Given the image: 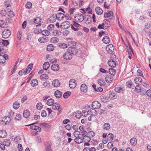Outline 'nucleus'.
I'll return each instance as SVG.
<instances>
[{"mask_svg": "<svg viewBox=\"0 0 151 151\" xmlns=\"http://www.w3.org/2000/svg\"><path fill=\"white\" fill-rule=\"evenodd\" d=\"M90 113L91 112H90V110L88 111L86 110H83L82 111V114L83 116L86 117L88 114L91 113Z\"/></svg>", "mask_w": 151, "mask_h": 151, "instance_id": "3c124183", "label": "nucleus"}, {"mask_svg": "<svg viewBox=\"0 0 151 151\" xmlns=\"http://www.w3.org/2000/svg\"><path fill=\"white\" fill-rule=\"evenodd\" d=\"M90 112H91V113L89 114H91V115L88 117V119L89 121H91L92 117L95 116L97 115V113L96 110L93 109H90Z\"/></svg>", "mask_w": 151, "mask_h": 151, "instance_id": "9d476101", "label": "nucleus"}, {"mask_svg": "<svg viewBox=\"0 0 151 151\" xmlns=\"http://www.w3.org/2000/svg\"><path fill=\"white\" fill-rule=\"evenodd\" d=\"M3 143L6 146H9L11 144V141L9 139H5Z\"/></svg>", "mask_w": 151, "mask_h": 151, "instance_id": "8fccbe9b", "label": "nucleus"}, {"mask_svg": "<svg viewBox=\"0 0 151 151\" xmlns=\"http://www.w3.org/2000/svg\"><path fill=\"white\" fill-rule=\"evenodd\" d=\"M135 83L138 85L142 84V79L140 77H136L134 79Z\"/></svg>", "mask_w": 151, "mask_h": 151, "instance_id": "7c9ffc66", "label": "nucleus"}, {"mask_svg": "<svg viewBox=\"0 0 151 151\" xmlns=\"http://www.w3.org/2000/svg\"><path fill=\"white\" fill-rule=\"evenodd\" d=\"M51 69L54 71H58L59 69V65L57 64L52 65L51 67Z\"/></svg>", "mask_w": 151, "mask_h": 151, "instance_id": "6ab92c4d", "label": "nucleus"}, {"mask_svg": "<svg viewBox=\"0 0 151 151\" xmlns=\"http://www.w3.org/2000/svg\"><path fill=\"white\" fill-rule=\"evenodd\" d=\"M52 84L55 87H58L60 86V83L58 80L55 79L52 81Z\"/></svg>", "mask_w": 151, "mask_h": 151, "instance_id": "dca6fc26", "label": "nucleus"}, {"mask_svg": "<svg viewBox=\"0 0 151 151\" xmlns=\"http://www.w3.org/2000/svg\"><path fill=\"white\" fill-rule=\"evenodd\" d=\"M102 41L104 43L108 44L110 42V40L108 37L106 36L103 37L102 39Z\"/></svg>", "mask_w": 151, "mask_h": 151, "instance_id": "5701e85b", "label": "nucleus"}, {"mask_svg": "<svg viewBox=\"0 0 151 151\" xmlns=\"http://www.w3.org/2000/svg\"><path fill=\"white\" fill-rule=\"evenodd\" d=\"M105 80L107 83H111L113 80L112 77L111 76H106L105 78Z\"/></svg>", "mask_w": 151, "mask_h": 151, "instance_id": "c756f323", "label": "nucleus"}, {"mask_svg": "<svg viewBox=\"0 0 151 151\" xmlns=\"http://www.w3.org/2000/svg\"><path fill=\"white\" fill-rule=\"evenodd\" d=\"M109 72L112 75H114L116 73V70L115 69L111 68L109 69Z\"/></svg>", "mask_w": 151, "mask_h": 151, "instance_id": "69168bd1", "label": "nucleus"}, {"mask_svg": "<svg viewBox=\"0 0 151 151\" xmlns=\"http://www.w3.org/2000/svg\"><path fill=\"white\" fill-rule=\"evenodd\" d=\"M8 26L7 22L3 20H0V27L2 28L6 27Z\"/></svg>", "mask_w": 151, "mask_h": 151, "instance_id": "2f4dec72", "label": "nucleus"}, {"mask_svg": "<svg viewBox=\"0 0 151 151\" xmlns=\"http://www.w3.org/2000/svg\"><path fill=\"white\" fill-rule=\"evenodd\" d=\"M68 50L71 53L72 55H76L78 52V50L76 48V47H74L69 48L68 49Z\"/></svg>", "mask_w": 151, "mask_h": 151, "instance_id": "2eb2a0df", "label": "nucleus"}, {"mask_svg": "<svg viewBox=\"0 0 151 151\" xmlns=\"http://www.w3.org/2000/svg\"><path fill=\"white\" fill-rule=\"evenodd\" d=\"M101 106V104L100 103L97 101H93L92 104V106L94 109L99 108Z\"/></svg>", "mask_w": 151, "mask_h": 151, "instance_id": "6e6552de", "label": "nucleus"}, {"mask_svg": "<svg viewBox=\"0 0 151 151\" xmlns=\"http://www.w3.org/2000/svg\"><path fill=\"white\" fill-rule=\"evenodd\" d=\"M124 88L119 85L116 86L115 88V91L118 93H122L124 91Z\"/></svg>", "mask_w": 151, "mask_h": 151, "instance_id": "4468645a", "label": "nucleus"}, {"mask_svg": "<svg viewBox=\"0 0 151 151\" xmlns=\"http://www.w3.org/2000/svg\"><path fill=\"white\" fill-rule=\"evenodd\" d=\"M87 17L86 19V18L85 19V23L86 24H90L91 23V17L89 15H87Z\"/></svg>", "mask_w": 151, "mask_h": 151, "instance_id": "a18cd8bd", "label": "nucleus"}, {"mask_svg": "<svg viewBox=\"0 0 151 151\" xmlns=\"http://www.w3.org/2000/svg\"><path fill=\"white\" fill-rule=\"evenodd\" d=\"M86 18V17H84L82 14L81 13L76 14L74 17L75 20L77 22H82Z\"/></svg>", "mask_w": 151, "mask_h": 151, "instance_id": "f257e3e1", "label": "nucleus"}, {"mask_svg": "<svg viewBox=\"0 0 151 151\" xmlns=\"http://www.w3.org/2000/svg\"><path fill=\"white\" fill-rule=\"evenodd\" d=\"M76 43L73 41H69L68 43V45L69 47V48L74 47H76Z\"/></svg>", "mask_w": 151, "mask_h": 151, "instance_id": "72a5a7b5", "label": "nucleus"}, {"mask_svg": "<svg viewBox=\"0 0 151 151\" xmlns=\"http://www.w3.org/2000/svg\"><path fill=\"white\" fill-rule=\"evenodd\" d=\"M95 11L96 13L99 15H101L103 12L102 9L99 7H97L95 8Z\"/></svg>", "mask_w": 151, "mask_h": 151, "instance_id": "bb28decb", "label": "nucleus"}, {"mask_svg": "<svg viewBox=\"0 0 151 151\" xmlns=\"http://www.w3.org/2000/svg\"><path fill=\"white\" fill-rule=\"evenodd\" d=\"M38 41L40 43L46 42L48 41V38L44 37H40L39 38Z\"/></svg>", "mask_w": 151, "mask_h": 151, "instance_id": "393cba45", "label": "nucleus"}, {"mask_svg": "<svg viewBox=\"0 0 151 151\" xmlns=\"http://www.w3.org/2000/svg\"><path fill=\"white\" fill-rule=\"evenodd\" d=\"M33 65L32 64H30L28 65L27 69H25V71L26 74H27L29 73L31 70H32V68L33 67Z\"/></svg>", "mask_w": 151, "mask_h": 151, "instance_id": "b1692460", "label": "nucleus"}, {"mask_svg": "<svg viewBox=\"0 0 151 151\" xmlns=\"http://www.w3.org/2000/svg\"><path fill=\"white\" fill-rule=\"evenodd\" d=\"M7 135L6 131L4 130H0V138H4Z\"/></svg>", "mask_w": 151, "mask_h": 151, "instance_id": "aec40b11", "label": "nucleus"}, {"mask_svg": "<svg viewBox=\"0 0 151 151\" xmlns=\"http://www.w3.org/2000/svg\"><path fill=\"white\" fill-rule=\"evenodd\" d=\"M54 100L52 99H48L47 101V104L49 106L52 105L54 103Z\"/></svg>", "mask_w": 151, "mask_h": 151, "instance_id": "603ef678", "label": "nucleus"}, {"mask_svg": "<svg viewBox=\"0 0 151 151\" xmlns=\"http://www.w3.org/2000/svg\"><path fill=\"white\" fill-rule=\"evenodd\" d=\"M41 21V18L36 17L33 20V22L36 24H38L40 23Z\"/></svg>", "mask_w": 151, "mask_h": 151, "instance_id": "49530a36", "label": "nucleus"}, {"mask_svg": "<svg viewBox=\"0 0 151 151\" xmlns=\"http://www.w3.org/2000/svg\"><path fill=\"white\" fill-rule=\"evenodd\" d=\"M98 84L101 86H104L105 85L104 81L102 79H100L98 81Z\"/></svg>", "mask_w": 151, "mask_h": 151, "instance_id": "4d7b16f0", "label": "nucleus"}, {"mask_svg": "<svg viewBox=\"0 0 151 151\" xmlns=\"http://www.w3.org/2000/svg\"><path fill=\"white\" fill-rule=\"evenodd\" d=\"M108 64L109 66L114 68L116 66V63L112 60H109L108 61Z\"/></svg>", "mask_w": 151, "mask_h": 151, "instance_id": "412c9836", "label": "nucleus"}, {"mask_svg": "<svg viewBox=\"0 0 151 151\" xmlns=\"http://www.w3.org/2000/svg\"><path fill=\"white\" fill-rule=\"evenodd\" d=\"M76 132H75L73 133L74 136L76 137L74 139V141L78 144L81 143L83 142V137L81 138L79 136L77 137L76 136Z\"/></svg>", "mask_w": 151, "mask_h": 151, "instance_id": "0eeeda50", "label": "nucleus"}, {"mask_svg": "<svg viewBox=\"0 0 151 151\" xmlns=\"http://www.w3.org/2000/svg\"><path fill=\"white\" fill-rule=\"evenodd\" d=\"M50 67V64L48 62H45L43 66V68L44 69L46 70L47 69Z\"/></svg>", "mask_w": 151, "mask_h": 151, "instance_id": "5fc2aeb1", "label": "nucleus"}, {"mask_svg": "<svg viewBox=\"0 0 151 151\" xmlns=\"http://www.w3.org/2000/svg\"><path fill=\"white\" fill-rule=\"evenodd\" d=\"M48 76L46 74H43L40 76V78L42 80H46L48 79Z\"/></svg>", "mask_w": 151, "mask_h": 151, "instance_id": "37998d69", "label": "nucleus"}, {"mask_svg": "<svg viewBox=\"0 0 151 151\" xmlns=\"http://www.w3.org/2000/svg\"><path fill=\"white\" fill-rule=\"evenodd\" d=\"M116 96L114 93L111 92L109 94V98L112 99H116Z\"/></svg>", "mask_w": 151, "mask_h": 151, "instance_id": "13d9d810", "label": "nucleus"}, {"mask_svg": "<svg viewBox=\"0 0 151 151\" xmlns=\"http://www.w3.org/2000/svg\"><path fill=\"white\" fill-rule=\"evenodd\" d=\"M56 19V16L52 15L49 18V20L50 22L53 23L55 21Z\"/></svg>", "mask_w": 151, "mask_h": 151, "instance_id": "6e6d98bb", "label": "nucleus"}, {"mask_svg": "<svg viewBox=\"0 0 151 151\" xmlns=\"http://www.w3.org/2000/svg\"><path fill=\"white\" fill-rule=\"evenodd\" d=\"M70 94L71 93L70 92H66L63 94V97L65 99L67 98L70 96Z\"/></svg>", "mask_w": 151, "mask_h": 151, "instance_id": "338daca9", "label": "nucleus"}, {"mask_svg": "<svg viewBox=\"0 0 151 151\" xmlns=\"http://www.w3.org/2000/svg\"><path fill=\"white\" fill-rule=\"evenodd\" d=\"M71 53L68 50L63 55V56L64 58L67 60H71L72 58V55Z\"/></svg>", "mask_w": 151, "mask_h": 151, "instance_id": "20e7f679", "label": "nucleus"}, {"mask_svg": "<svg viewBox=\"0 0 151 151\" xmlns=\"http://www.w3.org/2000/svg\"><path fill=\"white\" fill-rule=\"evenodd\" d=\"M80 25L77 23L76 22H74L73 24H71V27L72 29L75 31H78V29L77 28L78 27L80 26Z\"/></svg>", "mask_w": 151, "mask_h": 151, "instance_id": "f8f14e48", "label": "nucleus"}, {"mask_svg": "<svg viewBox=\"0 0 151 151\" xmlns=\"http://www.w3.org/2000/svg\"><path fill=\"white\" fill-rule=\"evenodd\" d=\"M114 135L112 133H109L108 134L107 138L108 139H109L112 142H114L115 141H113Z\"/></svg>", "mask_w": 151, "mask_h": 151, "instance_id": "864d4df0", "label": "nucleus"}, {"mask_svg": "<svg viewBox=\"0 0 151 151\" xmlns=\"http://www.w3.org/2000/svg\"><path fill=\"white\" fill-rule=\"evenodd\" d=\"M22 115L21 114H17L15 117V120L16 121L20 120L22 119Z\"/></svg>", "mask_w": 151, "mask_h": 151, "instance_id": "680f3d73", "label": "nucleus"}, {"mask_svg": "<svg viewBox=\"0 0 151 151\" xmlns=\"http://www.w3.org/2000/svg\"><path fill=\"white\" fill-rule=\"evenodd\" d=\"M70 25V23L68 21H66L62 22L61 24L60 27L61 28L65 29L69 27Z\"/></svg>", "mask_w": 151, "mask_h": 151, "instance_id": "423d86ee", "label": "nucleus"}, {"mask_svg": "<svg viewBox=\"0 0 151 151\" xmlns=\"http://www.w3.org/2000/svg\"><path fill=\"white\" fill-rule=\"evenodd\" d=\"M130 143L132 145L135 146L137 143V139L134 137H133L130 139Z\"/></svg>", "mask_w": 151, "mask_h": 151, "instance_id": "a19ab883", "label": "nucleus"}, {"mask_svg": "<svg viewBox=\"0 0 151 151\" xmlns=\"http://www.w3.org/2000/svg\"><path fill=\"white\" fill-rule=\"evenodd\" d=\"M52 34L54 36H59L61 35V32L58 30H55L53 31Z\"/></svg>", "mask_w": 151, "mask_h": 151, "instance_id": "a878e982", "label": "nucleus"}, {"mask_svg": "<svg viewBox=\"0 0 151 151\" xmlns=\"http://www.w3.org/2000/svg\"><path fill=\"white\" fill-rule=\"evenodd\" d=\"M127 48L128 53H132V48L130 45H129L128 46H127Z\"/></svg>", "mask_w": 151, "mask_h": 151, "instance_id": "774afa93", "label": "nucleus"}, {"mask_svg": "<svg viewBox=\"0 0 151 151\" xmlns=\"http://www.w3.org/2000/svg\"><path fill=\"white\" fill-rule=\"evenodd\" d=\"M13 106L14 109H17L19 107L20 104L18 102L16 101L13 103Z\"/></svg>", "mask_w": 151, "mask_h": 151, "instance_id": "09e8293b", "label": "nucleus"}, {"mask_svg": "<svg viewBox=\"0 0 151 151\" xmlns=\"http://www.w3.org/2000/svg\"><path fill=\"white\" fill-rule=\"evenodd\" d=\"M76 81L73 79H71L69 82L70 87L72 89L74 88L76 86Z\"/></svg>", "mask_w": 151, "mask_h": 151, "instance_id": "1a4fd4ad", "label": "nucleus"}, {"mask_svg": "<svg viewBox=\"0 0 151 151\" xmlns=\"http://www.w3.org/2000/svg\"><path fill=\"white\" fill-rule=\"evenodd\" d=\"M11 34V31L9 29H5L2 33V37L3 38L6 39L9 37Z\"/></svg>", "mask_w": 151, "mask_h": 151, "instance_id": "7ed1b4c3", "label": "nucleus"}, {"mask_svg": "<svg viewBox=\"0 0 151 151\" xmlns=\"http://www.w3.org/2000/svg\"><path fill=\"white\" fill-rule=\"evenodd\" d=\"M114 47L112 44H109L106 47V50L109 53H111L114 51Z\"/></svg>", "mask_w": 151, "mask_h": 151, "instance_id": "9b49d317", "label": "nucleus"}, {"mask_svg": "<svg viewBox=\"0 0 151 151\" xmlns=\"http://www.w3.org/2000/svg\"><path fill=\"white\" fill-rule=\"evenodd\" d=\"M35 124H36V123H34L32 124L29 125H26V126H31L30 127V128L32 129H34L36 130L37 132H40L41 131V129L40 127H39L38 126H35V125H32Z\"/></svg>", "mask_w": 151, "mask_h": 151, "instance_id": "39448f33", "label": "nucleus"}, {"mask_svg": "<svg viewBox=\"0 0 151 151\" xmlns=\"http://www.w3.org/2000/svg\"><path fill=\"white\" fill-rule=\"evenodd\" d=\"M83 151H96V149L93 147H86L83 149Z\"/></svg>", "mask_w": 151, "mask_h": 151, "instance_id": "cd10ccee", "label": "nucleus"}, {"mask_svg": "<svg viewBox=\"0 0 151 151\" xmlns=\"http://www.w3.org/2000/svg\"><path fill=\"white\" fill-rule=\"evenodd\" d=\"M113 12L111 11H109L107 13H104V17L105 18H107L110 17L112 16L113 15Z\"/></svg>", "mask_w": 151, "mask_h": 151, "instance_id": "c03bdc74", "label": "nucleus"}, {"mask_svg": "<svg viewBox=\"0 0 151 151\" xmlns=\"http://www.w3.org/2000/svg\"><path fill=\"white\" fill-rule=\"evenodd\" d=\"M10 121V118L7 116H6L2 118L1 122L2 124H8Z\"/></svg>", "mask_w": 151, "mask_h": 151, "instance_id": "ddd939ff", "label": "nucleus"}, {"mask_svg": "<svg viewBox=\"0 0 151 151\" xmlns=\"http://www.w3.org/2000/svg\"><path fill=\"white\" fill-rule=\"evenodd\" d=\"M90 137L88 136V135L84 136L83 137V141L85 142H89L91 140Z\"/></svg>", "mask_w": 151, "mask_h": 151, "instance_id": "052dcab7", "label": "nucleus"}, {"mask_svg": "<svg viewBox=\"0 0 151 151\" xmlns=\"http://www.w3.org/2000/svg\"><path fill=\"white\" fill-rule=\"evenodd\" d=\"M80 89L82 92L86 93L87 91V87L86 85L82 84L81 85Z\"/></svg>", "mask_w": 151, "mask_h": 151, "instance_id": "a211bd4d", "label": "nucleus"}, {"mask_svg": "<svg viewBox=\"0 0 151 151\" xmlns=\"http://www.w3.org/2000/svg\"><path fill=\"white\" fill-rule=\"evenodd\" d=\"M40 126V128L42 129H45L49 127L48 124L46 123H43L39 124Z\"/></svg>", "mask_w": 151, "mask_h": 151, "instance_id": "de8ad7c7", "label": "nucleus"}, {"mask_svg": "<svg viewBox=\"0 0 151 151\" xmlns=\"http://www.w3.org/2000/svg\"><path fill=\"white\" fill-rule=\"evenodd\" d=\"M58 46L60 48L65 49L68 47V45L65 43H61L58 44Z\"/></svg>", "mask_w": 151, "mask_h": 151, "instance_id": "ea45409f", "label": "nucleus"}, {"mask_svg": "<svg viewBox=\"0 0 151 151\" xmlns=\"http://www.w3.org/2000/svg\"><path fill=\"white\" fill-rule=\"evenodd\" d=\"M42 34L45 36H48L50 35V32L47 30H44L41 31Z\"/></svg>", "mask_w": 151, "mask_h": 151, "instance_id": "e433bc0d", "label": "nucleus"}, {"mask_svg": "<svg viewBox=\"0 0 151 151\" xmlns=\"http://www.w3.org/2000/svg\"><path fill=\"white\" fill-rule=\"evenodd\" d=\"M30 115V112L28 110H25L23 113V116L26 118H27Z\"/></svg>", "mask_w": 151, "mask_h": 151, "instance_id": "f704fd0d", "label": "nucleus"}, {"mask_svg": "<svg viewBox=\"0 0 151 151\" xmlns=\"http://www.w3.org/2000/svg\"><path fill=\"white\" fill-rule=\"evenodd\" d=\"M126 85L127 87L129 88H134V86L132 81H128L127 82Z\"/></svg>", "mask_w": 151, "mask_h": 151, "instance_id": "473e14b6", "label": "nucleus"}, {"mask_svg": "<svg viewBox=\"0 0 151 151\" xmlns=\"http://www.w3.org/2000/svg\"><path fill=\"white\" fill-rule=\"evenodd\" d=\"M14 141L17 144L21 142V138L20 137L17 136L14 138Z\"/></svg>", "mask_w": 151, "mask_h": 151, "instance_id": "bf43d9fd", "label": "nucleus"}, {"mask_svg": "<svg viewBox=\"0 0 151 151\" xmlns=\"http://www.w3.org/2000/svg\"><path fill=\"white\" fill-rule=\"evenodd\" d=\"M92 87L93 88L94 90L96 92H101L103 91V89L101 87H97L95 84H93Z\"/></svg>", "mask_w": 151, "mask_h": 151, "instance_id": "58836bf2", "label": "nucleus"}, {"mask_svg": "<svg viewBox=\"0 0 151 151\" xmlns=\"http://www.w3.org/2000/svg\"><path fill=\"white\" fill-rule=\"evenodd\" d=\"M38 84V81L37 79L32 80L31 82V85L33 87H35Z\"/></svg>", "mask_w": 151, "mask_h": 151, "instance_id": "4c0bfd02", "label": "nucleus"}, {"mask_svg": "<svg viewBox=\"0 0 151 151\" xmlns=\"http://www.w3.org/2000/svg\"><path fill=\"white\" fill-rule=\"evenodd\" d=\"M52 108L54 110H58V114H60L62 111V108L60 107L59 104L58 103H54L52 106Z\"/></svg>", "mask_w": 151, "mask_h": 151, "instance_id": "f03ea898", "label": "nucleus"}, {"mask_svg": "<svg viewBox=\"0 0 151 151\" xmlns=\"http://www.w3.org/2000/svg\"><path fill=\"white\" fill-rule=\"evenodd\" d=\"M54 49V46L51 44L48 45L47 47V50L48 51H52Z\"/></svg>", "mask_w": 151, "mask_h": 151, "instance_id": "c9c22d12", "label": "nucleus"}, {"mask_svg": "<svg viewBox=\"0 0 151 151\" xmlns=\"http://www.w3.org/2000/svg\"><path fill=\"white\" fill-rule=\"evenodd\" d=\"M95 133L93 131H90L87 132V134L90 137H92L95 136Z\"/></svg>", "mask_w": 151, "mask_h": 151, "instance_id": "0e129e2a", "label": "nucleus"}, {"mask_svg": "<svg viewBox=\"0 0 151 151\" xmlns=\"http://www.w3.org/2000/svg\"><path fill=\"white\" fill-rule=\"evenodd\" d=\"M104 23L105 24V26L106 27V28H107V27H109L110 25V22L109 21L106 19H105L103 21Z\"/></svg>", "mask_w": 151, "mask_h": 151, "instance_id": "e2e57ef3", "label": "nucleus"}, {"mask_svg": "<svg viewBox=\"0 0 151 151\" xmlns=\"http://www.w3.org/2000/svg\"><path fill=\"white\" fill-rule=\"evenodd\" d=\"M59 39L58 38L56 37H53L51 39V42L53 43H56L59 41Z\"/></svg>", "mask_w": 151, "mask_h": 151, "instance_id": "79ce46f5", "label": "nucleus"}, {"mask_svg": "<svg viewBox=\"0 0 151 151\" xmlns=\"http://www.w3.org/2000/svg\"><path fill=\"white\" fill-rule=\"evenodd\" d=\"M54 94L56 98H59L61 97L62 94L60 91L57 90L55 92Z\"/></svg>", "mask_w": 151, "mask_h": 151, "instance_id": "c85d7f7f", "label": "nucleus"}, {"mask_svg": "<svg viewBox=\"0 0 151 151\" xmlns=\"http://www.w3.org/2000/svg\"><path fill=\"white\" fill-rule=\"evenodd\" d=\"M56 17L59 20H61L64 18L65 15L63 13L60 12L56 15Z\"/></svg>", "mask_w": 151, "mask_h": 151, "instance_id": "f3484780", "label": "nucleus"}, {"mask_svg": "<svg viewBox=\"0 0 151 151\" xmlns=\"http://www.w3.org/2000/svg\"><path fill=\"white\" fill-rule=\"evenodd\" d=\"M111 127L110 125L107 123H104L102 126V128L104 130H109Z\"/></svg>", "mask_w": 151, "mask_h": 151, "instance_id": "4be33fe9", "label": "nucleus"}]
</instances>
